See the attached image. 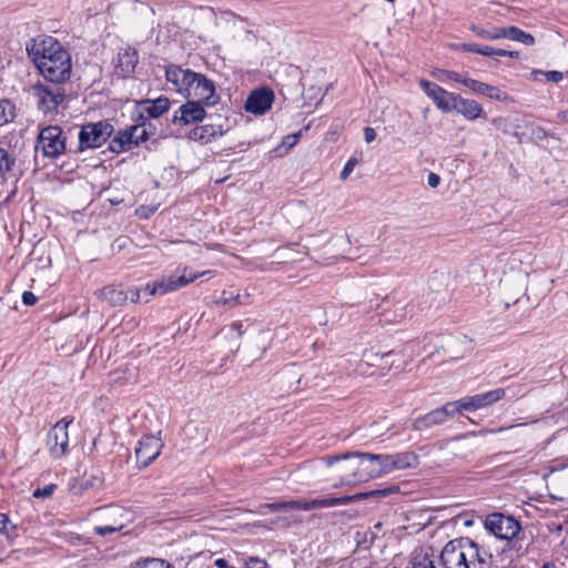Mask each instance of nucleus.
Listing matches in <instances>:
<instances>
[{
  "label": "nucleus",
  "instance_id": "obj_22",
  "mask_svg": "<svg viewBox=\"0 0 568 568\" xmlns=\"http://www.w3.org/2000/svg\"><path fill=\"white\" fill-rule=\"evenodd\" d=\"M453 111L462 114L465 119L474 121L484 113L483 106L473 99H465L458 94Z\"/></svg>",
  "mask_w": 568,
  "mask_h": 568
},
{
  "label": "nucleus",
  "instance_id": "obj_32",
  "mask_svg": "<svg viewBox=\"0 0 568 568\" xmlns=\"http://www.w3.org/2000/svg\"><path fill=\"white\" fill-rule=\"evenodd\" d=\"M393 353L392 352H388V353H385V354H377V353H371V354H367L365 353V357L367 358L366 361L362 362L357 369L361 374H366L367 373V366L369 365H375L377 364L378 362H382L383 359H385L386 357L390 356Z\"/></svg>",
  "mask_w": 568,
  "mask_h": 568
},
{
  "label": "nucleus",
  "instance_id": "obj_2",
  "mask_svg": "<svg viewBox=\"0 0 568 568\" xmlns=\"http://www.w3.org/2000/svg\"><path fill=\"white\" fill-rule=\"evenodd\" d=\"M165 79L178 93L189 100L202 101L206 106L219 102L214 82L202 73L171 64L165 69Z\"/></svg>",
  "mask_w": 568,
  "mask_h": 568
},
{
  "label": "nucleus",
  "instance_id": "obj_8",
  "mask_svg": "<svg viewBox=\"0 0 568 568\" xmlns=\"http://www.w3.org/2000/svg\"><path fill=\"white\" fill-rule=\"evenodd\" d=\"M152 134L145 123L131 125L120 130L111 140L109 149L114 153H122L132 150L139 144L149 140Z\"/></svg>",
  "mask_w": 568,
  "mask_h": 568
},
{
  "label": "nucleus",
  "instance_id": "obj_3",
  "mask_svg": "<svg viewBox=\"0 0 568 568\" xmlns=\"http://www.w3.org/2000/svg\"><path fill=\"white\" fill-rule=\"evenodd\" d=\"M323 462L327 467H334V471L338 475L335 487L354 486L376 478L373 454L369 453L326 456Z\"/></svg>",
  "mask_w": 568,
  "mask_h": 568
},
{
  "label": "nucleus",
  "instance_id": "obj_54",
  "mask_svg": "<svg viewBox=\"0 0 568 568\" xmlns=\"http://www.w3.org/2000/svg\"><path fill=\"white\" fill-rule=\"evenodd\" d=\"M456 342L464 345L466 352L470 351V341H468L466 336L457 338Z\"/></svg>",
  "mask_w": 568,
  "mask_h": 568
},
{
  "label": "nucleus",
  "instance_id": "obj_7",
  "mask_svg": "<svg viewBox=\"0 0 568 568\" xmlns=\"http://www.w3.org/2000/svg\"><path fill=\"white\" fill-rule=\"evenodd\" d=\"M374 470L376 477L389 474L395 470L414 468L418 465V456L414 452H400L396 454H373Z\"/></svg>",
  "mask_w": 568,
  "mask_h": 568
},
{
  "label": "nucleus",
  "instance_id": "obj_42",
  "mask_svg": "<svg viewBox=\"0 0 568 568\" xmlns=\"http://www.w3.org/2000/svg\"><path fill=\"white\" fill-rule=\"evenodd\" d=\"M547 136H548V133L542 126L536 125V126L531 128V139L532 140L544 141L547 139Z\"/></svg>",
  "mask_w": 568,
  "mask_h": 568
},
{
  "label": "nucleus",
  "instance_id": "obj_43",
  "mask_svg": "<svg viewBox=\"0 0 568 568\" xmlns=\"http://www.w3.org/2000/svg\"><path fill=\"white\" fill-rule=\"evenodd\" d=\"M477 81L478 80L471 79V78L467 77L466 74H462L460 78H459L458 83L465 85L466 88H468L469 90L475 92L476 85H477Z\"/></svg>",
  "mask_w": 568,
  "mask_h": 568
},
{
  "label": "nucleus",
  "instance_id": "obj_11",
  "mask_svg": "<svg viewBox=\"0 0 568 568\" xmlns=\"http://www.w3.org/2000/svg\"><path fill=\"white\" fill-rule=\"evenodd\" d=\"M60 83L38 82L32 87V94L38 100V108L44 113L53 112L64 101V90Z\"/></svg>",
  "mask_w": 568,
  "mask_h": 568
},
{
  "label": "nucleus",
  "instance_id": "obj_51",
  "mask_svg": "<svg viewBox=\"0 0 568 568\" xmlns=\"http://www.w3.org/2000/svg\"><path fill=\"white\" fill-rule=\"evenodd\" d=\"M128 300L131 302H139L140 301V290L139 288H132L128 293Z\"/></svg>",
  "mask_w": 568,
  "mask_h": 568
},
{
  "label": "nucleus",
  "instance_id": "obj_21",
  "mask_svg": "<svg viewBox=\"0 0 568 568\" xmlns=\"http://www.w3.org/2000/svg\"><path fill=\"white\" fill-rule=\"evenodd\" d=\"M103 484L101 473L85 474L82 478H75L69 483V490L72 495L81 496L84 493L98 489Z\"/></svg>",
  "mask_w": 568,
  "mask_h": 568
},
{
  "label": "nucleus",
  "instance_id": "obj_44",
  "mask_svg": "<svg viewBox=\"0 0 568 568\" xmlns=\"http://www.w3.org/2000/svg\"><path fill=\"white\" fill-rule=\"evenodd\" d=\"M545 78L550 82H560L564 79V73L559 71H546L544 72Z\"/></svg>",
  "mask_w": 568,
  "mask_h": 568
},
{
  "label": "nucleus",
  "instance_id": "obj_4",
  "mask_svg": "<svg viewBox=\"0 0 568 568\" xmlns=\"http://www.w3.org/2000/svg\"><path fill=\"white\" fill-rule=\"evenodd\" d=\"M440 560L445 568H490L491 555L469 538L462 537L448 541Z\"/></svg>",
  "mask_w": 568,
  "mask_h": 568
},
{
  "label": "nucleus",
  "instance_id": "obj_26",
  "mask_svg": "<svg viewBox=\"0 0 568 568\" xmlns=\"http://www.w3.org/2000/svg\"><path fill=\"white\" fill-rule=\"evenodd\" d=\"M503 36L505 39L517 41L525 45H534L535 44V38L532 34L527 33L524 30H521L515 26L504 27Z\"/></svg>",
  "mask_w": 568,
  "mask_h": 568
},
{
  "label": "nucleus",
  "instance_id": "obj_39",
  "mask_svg": "<svg viewBox=\"0 0 568 568\" xmlns=\"http://www.w3.org/2000/svg\"><path fill=\"white\" fill-rule=\"evenodd\" d=\"M57 486L54 484H49L43 488H38L33 491L32 496L34 498H48L51 497L54 493Z\"/></svg>",
  "mask_w": 568,
  "mask_h": 568
},
{
  "label": "nucleus",
  "instance_id": "obj_56",
  "mask_svg": "<svg viewBox=\"0 0 568 568\" xmlns=\"http://www.w3.org/2000/svg\"><path fill=\"white\" fill-rule=\"evenodd\" d=\"M542 568H558L554 564H545Z\"/></svg>",
  "mask_w": 568,
  "mask_h": 568
},
{
  "label": "nucleus",
  "instance_id": "obj_45",
  "mask_svg": "<svg viewBox=\"0 0 568 568\" xmlns=\"http://www.w3.org/2000/svg\"><path fill=\"white\" fill-rule=\"evenodd\" d=\"M265 507L268 508L273 513L290 509L288 501H278V503L267 504V505H265Z\"/></svg>",
  "mask_w": 568,
  "mask_h": 568
},
{
  "label": "nucleus",
  "instance_id": "obj_15",
  "mask_svg": "<svg viewBox=\"0 0 568 568\" xmlns=\"http://www.w3.org/2000/svg\"><path fill=\"white\" fill-rule=\"evenodd\" d=\"M419 85L424 93L434 102L437 109L446 113L453 111L456 99L458 97L457 93L449 92L438 84L429 82L425 79L419 80Z\"/></svg>",
  "mask_w": 568,
  "mask_h": 568
},
{
  "label": "nucleus",
  "instance_id": "obj_1",
  "mask_svg": "<svg viewBox=\"0 0 568 568\" xmlns=\"http://www.w3.org/2000/svg\"><path fill=\"white\" fill-rule=\"evenodd\" d=\"M28 57L49 82L63 83L71 77L70 53L51 36H38L27 43Z\"/></svg>",
  "mask_w": 568,
  "mask_h": 568
},
{
  "label": "nucleus",
  "instance_id": "obj_41",
  "mask_svg": "<svg viewBox=\"0 0 568 568\" xmlns=\"http://www.w3.org/2000/svg\"><path fill=\"white\" fill-rule=\"evenodd\" d=\"M245 568H268V564L264 559L250 557L245 560Z\"/></svg>",
  "mask_w": 568,
  "mask_h": 568
},
{
  "label": "nucleus",
  "instance_id": "obj_14",
  "mask_svg": "<svg viewBox=\"0 0 568 568\" xmlns=\"http://www.w3.org/2000/svg\"><path fill=\"white\" fill-rule=\"evenodd\" d=\"M485 528L499 539L510 540L520 531L519 523L500 513H494L486 517Z\"/></svg>",
  "mask_w": 568,
  "mask_h": 568
},
{
  "label": "nucleus",
  "instance_id": "obj_13",
  "mask_svg": "<svg viewBox=\"0 0 568 568\" xmlns=\"http://www.w3.org/2000/svg\"><path fill=\"white\" fill-rule=\"evenodd\" d=\"M73 423L72 418L64 417L57 422L47 435V446L53 458H61L68 453V428Z\"/></svg>",
  "mask_w": 568,
  "mask_h": 568
},
{
  "label": "nucleus",
  "instance_id": "obj_27",
  "mask_svg": "<svg viewBox=\"0 0 568 568\" xmlns=\"http://www.w3.org/2000/svg\"><path fill=\"white\" fill-rule=\"evenodd\" d=\"M248 297V294L241 295L223 291L221 296L214 301V304L217 306H229L231 304H247Z\"/></svg>",
  "mask_w": 568,
  "mask_h": 568
},
{
  "label": "nucleus",
  "instance_id": "obj_55",
  "mask_svg": "<svg viewBox=\"0 0 568 568\" xmlns=\"http://www.w3.org/2000/svg\"><path fill=\"white\" fill-rule=\"evenodd\" d=\"M288 140H292V143H290V145H293L296 143L297 139H298V135H288L287 136Z\"/></svg>",
  "mask_w": 568,
  "mask_h": 568
},
{
  "label": "nucleus",
  "instance_id": "obj_48",
  "mask_svg": "<svg viewBox=\"0 0 568 568\" xmlns=\"http://www.w3.org/2000/svg\"><path fill=\"white\" fill-rule=\"evenodd\" d=\"M427 183L432 189H435L440 183V176L434 172H430L427 178Z\"/></svg>",
  "mask_w": 568,
  "mask_h": 568
},
{
  "label": "nucleus",
  "instance_id": "obj_12",
  "mask_svg": "<svg viewBox=\"0 0 568 568\" xmlns=\"http://www.w3.org/2000/svg\"><path fill=\"white\" fill-rule=\"evenodd\" d=\"M395 488L376 489L366 493H359L352 496L332 497V498H314L306 499V510L322 509L335 506L348 505L354 500L366 499L371 497H384L395 493Z\"/></svg>",
  "mask_w": 568,
  "mask_h": 568
},
{
  "label": "nucleus",
  "instance_id": "obj_28",
  "mask_svg": "<svg viewBox=\"0 0 568 568\" xmlns=\"http://www.w3.org/2000/svg\"><path fill=\"white\" fill-rule=\"evenodd\" d=\"M406 568H436L433 559L422 550L414 551Z\"/></svg>",
  "mask_w": 568,
  "mask_h": 568
},
{
  "label": "nucleus",
  "instance_id": "obj_53",
  "mask_svg": "<svg viewBox=\"0 0 568 568\" xmlns=\"http://www.w3.org/2000/svg\"><path fill=\"white\" fill-rule=\"evenodd\" d=\"M557 119L562 123H568V110H562L557 113Z\"/></svg>",
  "mask_w": 568,
  "mask_h": 568
},
{
  "label": "nucleus",
  "instance_id": "obj_46",
  "mask_svg": "<svg viewBox=\"0 0 568 568\" xmlns=\"http://www.w3.org/2000/svg\"><path fill=\"white\" fill-rule=\"evenodd\" d=\"M290 509L306 510V499L288 500Z\"/></svg>",
  "mask_w": 568,
  "mask_h": 568
},
{
  "label": "nucleus",
  "instance_id": "obj_23",
  "mask_svg": "<svg viewBox=\"0 0 568 568\" xmlns=\"http://www.w3.org/2000/svg\"><path fill=\"white\" fill-rule=\"evenodd\" d=\"M223 135L221 125L205 124L195 126L190 132V139L201 144H207L219 136Z\"/></svg>",
  "mask_w": 568,
  "mask_h": 568
},
{
  "label": "nucleus",
  "instance_id": "obj_34",
  "mask_svg": "<svg viewBox=\"0 0 568 568\" xmlns=\"http://www.w3.org/2000/svg\"><path fill=\"white\" fill-rule=\"evenodd\" d=\"M14 162V158L3 146H0V178L11 170Z\"/></svg>",
  "mask_w": 568,
  "mask_h": 568
},
{
  "label": "nucleus",
  "instance_id": "obj_17",
  "mask_svg": "<svg viewBox=\"0 0 568 568\" xmlns=\"http://www.w3.org/2000/svg\"><path fill=\"white\" fill-rule=\"evenodd\" d=\"M455 408L456 407L455 405H453V402H449L444 406L436 408L422 417L416 418L414 420L413 428L415 430H424L433 426L440 425L445 423L449 417H453L455 414H457V410H455Z\"/></svg>",
  "mask_w": 568,
  "mask_h": 568
},
{
  "label": "nucleus",
  "instance_id": "obj_29",
  "mask_svg": "<svg viewBox=\"0 0 568 568\" xmlns=\"http://www.w3.org/2000/svg\"><path fill=\"white\" fill-rule=\"evenodd\" d=\"M16 118V105L12 101L2 99L0 100V126H3Z\"/></svg>",
  "mask_w": 568,
  "mask_h": 568
},
{
  "label": "nucleus",
  "instance_id": "obj_40",
  "mask_svg": "<svg viewBox=\"0 0 568 568\" xmlns=\"http://www.w3.org/2000/svg\"><path fill=\"white\" fill-rule=\"evenodd\" d=\"M357 163H358V161L356 158L348 159V161L346 162V164L344 165V168L341 172L339 179L342 181H345L349 176V174L353 172V170L357 165Z\"/></svg>",
  "mask_w": 568,
  "mask_h": 568
},
{
  "label": "nucleus",
  "instance_id": "obj_9",
  "mask_svg": "<svg viewBox=\"0 0 568 568\" xmlns=\"http://www.w3.org/2000/svg\"><path fill=\"white\" fill-rule=\"evenodd\" d=\"M114 128L109 121L90 122L82 125L79 132L80 150L100 148L105 143Z\"/></svg>",
  "mask_w": 568,
  "mask_h": 568
},
{
  "label": "nucleus",
  "instance_id": "obj_35",
  "mask_svg": "<svg viewBox=\"0 0 568 568\" xmlns=\"http://www.w3.org/2000/svg\"><path fill=\"white\" fill-rule=\"evenodd\" d=\"M486 97L500 102L513 101V98L507 92L501 91L499 88L493 85H489Z\"/></svg>",
  "mask_w": 568,
  "mask_h": 568
},
{
  "label": "nucleus",
  "instance_id": "obj_49",
  "mask_svg": "<svg viewBox=\"0 0 568 568\" xmlns=\"http://www.w3.org/2000/svg\"><path fill=\"white\" fill-rule=\"evenodd\" d=\"M364 138H365L366 143L373 142L376 139L375 129H373L371 126H366L364 129Z\"/></svg>",
  "mask_w": 568,
  "mask_h": 568
},
{
  "label": "nucleus",
  "instance_id": "obj_47",
  "mask_svg": "<svg viewBox=\"0 0 568 568\" xmlns=\"http://www.w3.org/2000/svg\"><path fill=\"white\" fill-rule=\"evenodd\" d=\"M22 302L28 306H32L37 303V296L32 292L26 291L22 294Z\"/></svg>",
  "mask_w": 568,
  "mask_h": 568
},
{
  "label": "nucleus",
  "instance_id": "obj_6",
  "mask_svg": "<svg viewBox=\"0 0 568 568\" xmlns=\"http://www.w3.org/2000/svg\"><path fill=\"white\" fill-rule=\"evenodd\" d=\"M211 273L212 271L192 272L187 267H184L181 274L175 273L165 275L161 280L148 284L144 290L150 296L155 294L163 295L178 291L179 288L194 282L196 278Z\"/></svg>",
  "mask_w": 568,
  "mask_h": 568
},
{
  "label": "nucleus",
  "instance_id": "obj_18",
  "mask_svg": "<svg viewBox=\"0 0 568 568\" xmlns=\"http://www.w3.org/2000/svg\"><path fill=\"white\" fill-rule=\"evenodd\" d=\"M204 106L206 105L202 101L189 100L175 111L173 123L187 125L202 121L206 115Z\"/></svg>",
  "mask_w": 568,
  "mask_h": 568
},
{
  "label": "nucleus",
  "instance_id": "obj_19",
  "mask_svg": "<svg viewBox=\"0 0 568 568\" xmlns=\"http://www.w3.org/2000/svg\"><path fill=\"white\" fill-rule=\"evenodd\" d=\"M274 94L270 89L253 91L245 101V110L253 114H263L271 109Z\"/></svg>",
  "mask_w": 568,
  "mask_h": 568
},
{
  "label": "nucleus",
  "instance_id": "obj_20",
  "mask_svg": "<svg viewBox=\"0 0 568 568\" xmlns=\"http://www.w3.org/2000/svg\"><path fill=\"white\" fill-rule=\"evenodd\" d=\"M139 62L138 51L126 47L119 51L115 62V73L121 78L130 77Z\"/></svg>",
  "mask_w": 568,
  "mask_h": 568
},
{
  "label": "nucleus",
  "instance_id": "obj_37",
  "mask_svg": "<svg viewBox=\"0 0 568 568\" xmlns=\"http://www.w3.org/2000/svg\"><path fill=\"white\" fill-rule=\"evenodd\" d=\"M123 528V524H114V525H101L94 527V532L100 536H105L108 534H112L119 531Z\"/></svg>",
  "mask_w": 568,
  "mask_h": 568
},
{
  "label": "nucleus",
  "instance_id": "obj_52",
  "mask_svg": "<svg viewBox=\"0 0 568 568\" xmlns=\"http://www.w3.org/2000/svg\"><path fill=\"white\" fill-rule=\"evenodd\" d=\"M498 52H503V53H497V57H509V58H518L519 57V52L517 51H508V50H504V49H498Z\"/></svg>",
  "mask_w": 568,
  "mask_h": 568
},
{
  "label": "nucleus",
  "instance_id": "obj_50",
  "mask_svg": "<svg viewBox=\"0 0 568 568\" xmlns=\"http://www.w3.org/2000/svg\"><path fill=\"white\" fill-rule=\"evenodd\" d=\"M488 88H489V84L484 83L481 81H477L476 90L474 93L486 95Z\"/></svg>",
  "mask_w": 568,
  "mask_h": 568
},
{
  "label": "nucleus",
  "instance_id": "obj_30",
  "mask_svg": "<svg viewBox=\"0 0 568 568\" xmlns=\"http://www.w3.org/2000/svg\"><path fill=\"white\" fill-rule=\"evenodd\" d=\"M471 31L475 32V34L477 37L485 39V40L504 39V36H503L504 27H495L491 29H484V28L473 26Z\"/></svg>",
  "mask_w": 568,
  "mask_h": 568
},
{
  "label": "nucleus",
  "instance_id": "obj_31",
  "mask_svg": "<svg viewBox=\"0 0 568 568\" xmlns=\"http://www.w3.org/2000/svg\"><path fill=\"white\" fill-rule=\"evenodd\" d=\"M464 51L478 53L484 57H497L498 49L489 47V45H479L477 43H463L462 45Z\"/></svg>",
  "mask_w": 568,
  "mask_h": 568
},
{
  "label": "nucleus",
  "instance_id": "obj_16",
  "mask_svg": "<svg viewBox=\"0 0 568 568\" xmlns=\"http://www.w3.org/2000/svg\"><path fill=\"white\" fill-rule=\"evenodd\" d=\"M163 443L160 437L153 435L143 436L135 448V457L140 467H148L161 454Z\"/></svg>",
  "mask_w": 568,
  "mask_h": 568
},
{
  "label": "nucleus",
  "instance_id": "obj_38",
  "mask_svg": "<svg viewBox=\"0 0 568 568\" xmlns=\"http://www.w3.org/2000/svg\"><path fill=\"white\" fill-rule=\"evenodd\" d=\"M139 568H173V567L166 560L151 558V559L145 560L144 565Z\"/></svg>",
  "mask_w": 568,
  "mask_h": 568
},
{
  "label": "nucleus",
  "instance_id": "obj_33",
  "mask_svg": "<svg viewBox=\"0 0 568 568\" xmlns=\"http://www.w3.org/2000/svg\"><path fill=\"white\" fill-rule=\"evenodd\" d=\"M16 525L11 524L8 515L0 514V532L6 536L7 539L13 540L17 537Z\"/></svg>",
  "mask_w": 568,
  "mask_h": 568
},
{
  "label": "nucleus",
  "instance_id": "obj_10",
  "mask_svg": "<svg viewBox=\"0 0 568 568\" xmlns=\"http://www.w3.org/2000/svg\"><path fill=\"white\" fill-rule=\"evenodd\" d=\"M47 158H58L65 151V138L63 136L62 129L58 125H48L43 128L39 135L36 145Z\"/></svg>",
  "mask_w": 568,
  "mask_h": 568
},
{
  "label": "nucleus",
  "instance_id": "obj_25",
  "mask_svg": "<svg viewBox=\"0 0 568 568\" xmlns=\"http://www.w3.org/2000/svg\"><path fill=\"white\" fill-rule=\"evenodd\" d=\"M97 294L99 298L106 301L113 306L124 304L129 297L126 292L112 285L103 287Z\"/></svg>",
  "mask_w": 568,
  "mask_h": 568
},
{
  "label": "nucleus",
  "instance_id": "obj_36",
  "mask_svg": "<svg viewBox=\"0 0 568 568\" xmlns=\"http://www.w3.org/2000/svg\"><path fill=\"white\" fill-rule=\"evenodd\" d=\"M439 81L442 82H445L447 80H453L455 82H458L459 81V78H460V73H457L455 71H448V70H443V69H438L436 70L434 73H433Z\"/></svg>",
  "mask_w": 568,
  "mask_h": 568
},
{
  "label": "nucleus",
  "instance_id": "obj_24",
  "mask_svg": "<svg viewBox=\"0 0 568 568\" xmlns=\"http://www.w3.org/2000/svg\"><path fill=\"white\" fill-rule=\"evenodd\" d=\"M139 105L149 118L156 119L169 111L171 102L166 97H159L154 100H143Z\"/></svg>",
  "mask_w": 568,
  "mask_h": 568
},
{
  "label": "nucleus",
  "instance_id": "obj_5",
  "mask_svg": "<svg viewBox=\"0 0 568 568\" xmlns=\"http://www.w3.org/2000/svg\"><path fill=\"white\" fill-rule=\"evenodd\" d=\"M518 387L519 386H508L507 388H496L486 393L466 396L453 402V405H455L457 414L463 412H476L503 399L507 392H511L513 396L519 395L520 392L517 389Z\"/></svg>",
  "mask_w": 568,
  "mask_h": 568
}]
</instances>
